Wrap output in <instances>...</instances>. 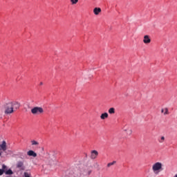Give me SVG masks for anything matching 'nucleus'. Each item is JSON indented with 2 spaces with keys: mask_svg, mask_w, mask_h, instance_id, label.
Listing matches in <instances>:
<instances>
[{
  "mask_svg": "<svg viewBox=\"0 0 177 177\" xmlns=\"http://www.w3.org/2000/svg\"><path fill=\"white\" fill-rule=\"evenodd\" d=\"M19 109H20V103L16 101H10L3 105V110L6 115L13 114L15 111L19 110Z\"/></svg>",
  "mask_w": 177,
  "mask_h": 177,
  "instance_id": "obj_1",
  "label": "nucleus"
},
{
  "mask_svg": "<svg viewBox=\"0 0 177 177\" xmlns=\"http://www.w3.org/2000/svg\"><path fill=\"white\" fill-rule=\"evenodd\" d=\"M152 170L153 171L154 174H158L160 171H162V163L160 162H157L152 166Z\"/></svg>",
  "mask_w": 177,
  "mask_h": 177,
  "instance_id": "obj_2",
  "label": "nucleus"
},
{
  "mask_svg": "<svg viewBox=\"0 0 177 177\" xmlns=\"http://www.w3.org/2000/svg\"><path fill=\"white\" fill-rule=\"evenodd\" d=\"M31 113L34 115L44 114V108H42L41 106H35L31 109Z\"/></svg>",
  "mask_w": 177,
  "mask_h": 177,
  "instance_id": "obj_3",
  "label": "nucleus"
},
{
  "mask_svg": "<svg viewBox=\"0 0 177 177\" xmlns=\"http://www.w3.org/2000/svg\"><path fill=\"white\" fill-rule=\"evenodd\" d=\"M99 156V152L96 150L91 151V160H96Z\"/></svg>",
  "mask_w": 177,
  "mask_h": 177,
  "instance_id": "obj_4",
  "label": "nucleus"
},
{
  "mask_svg": "<svg viewBox=\"0 0 177 177\" xmlns=\"http://www.w3.org/2000/svg\"><path fill=\"white\" fill-rule=\"evenodd\" d=\"M143 42L147 45L148 44H150V42H151V39H150V37L149 35H145Z\"/></svg>",
  "mask_w": 177,
  "mask_h": 177,
  "instance_id": "obj_5",
  "label": "nucleus"
},
{
  "mask_svg": "<svg viewBox=\"0 0 177 177\" xmlns=\"http://www.w3.org/2000/svg\"><path fill=\"white\" fill-rule=\"evenodd\" d=\"M124 132H125L126 135H127V136H131L132 135V129H131V128L127 127L126 129H123Z\"/></svg>",
  "mask_w": 177,
  "mask_h": 177,
  "instance_id": "obj_6",
  "label": "nucleus"
},
{
  "mask_svg": "<svg viewBox=\"0 0 177 177\" xmlns=\"http://www.w3.org/2000/svg\"><path fill=\"white\" fill-rule=\"evenodd\" d=\"M6 141H3L2 144L0 145V150H3V151H6Z\"/></svg>",
  "mask_w": 177,
  "mask_h": 177,
  "instance_id": "obj_7",
  "label": "nucleus"
},
{
  "mask_svg": "<svg viewBox=\"0 0 177 177\" xmlns=\"http://www.w3.org/2000/svg\"><path fill=\"white\" fill-rule=\"evenodd\" d=\"M28 156H29L30 157H37V153H35L34 151L32 150H30L27 152Z\"/></svg>",
  "mask_w": 177,
  "mask_h": 177,
  "instance_id": "obj_8",
  "label": "nucleus"
},
{
  "mask_svg": "<svg viewBox=\"0 0 177 177\" xmlns=\"http://www.w3.org/2000/svg\"><path fill=\"white\" fill-rule=\"evenodd\" d=\"M101 12H102V9L100 8H95L93 9V13L96 16H97V15H99V13H100Z\"/></svg>",
  "mask_w": 177,
  "mask_h": 177,
  "instance_id": "obj_9",
  "label": "nucleus"
},
{
  "mask_svg": "<svg viewBox=\"0 0 177 177\" xmlns=\"http://www.w3.org/2000/svg\"><path fill=\"white\" fill-rule=\"evenodd\" d=\"M101 120H106V118H109V113H104L100 116Z\"/></svg>",
  "mask_w": 177,
  "mask_h": 177,
  "instance_id": "obj_10",
  "label": "nucleus"
},
{
  "mask_svg": "<svg viewBox=\"0 0 177 177\" xmlns=\"http://www.w3.org/2000/svg\"><path fill=\"white\" fill-rule=\"evenodd\" d=\"M108 113L109 114H115V109L114 108H110L108 111Z\"/></svg>",
  "mask_w": 177,
  "mask_h": 177,
  "instance_id": "obj_11",
  "label": "nucleus"
},
{
  "mask_svg": "<svg viewBox=\"0 0 177 177\" xmlns=\"http://www.w3.org/2000/svg\"><path fill=\"white\" fill-rule=\"evenodd\" d=\"M161 113H163L165 115H167V114H169L167 108L162 109L161 110Z\"/></svg>",
  "mask_w": 177,
  "mask_h": 177,
  "instance_id": "obj_12",
  "label": "nucleus"
},
{
  "mask_svg": "<svg viewBox=\"0 0 177 177\" xmlns=\"http://www.w3.org/2000/svg\"><path fill=\"white\" fill-rule=\"evenodd\" d=\"M23 165H24V163L21 161L18 162L17 164V168H21Z\"/></svg>",
  "mask_w": 177,
  "mask_h": 177,
  "instance_id": "obj_13",
  "label": "nucleus"
},
{
  "mask_svg": "<svg viewBox=\"0 0 177 177\" xmlns=\"http://www.w3.org/2000/svg\"><path fill=\"white\" fill-rule=\"evenodd\" d=\"M6 175H13V171H12V169H8L6 171Z\"/></svg>",
  "mask_w": 177,
  "mask_h": 177,
  "instance_id": "obj_14",
  "label": "nucleus"
},
{
  "mask_svg": "<svg viewBox=\"0 0 177 177\" xmlns=\"http://www.w3.org/2000/svg\"><path fill=\"white\" fill-rule=\"evenodd\" d=\"M32 145V146H38V145H39V142L35 141V140H32L31 141Z\"/></svg>",
  "mask_w": 177,
  "mask_h": 177,
  "instance_id": "obj_15",
  "label": "nucleus"
},
{
  "mask_svg": "<svg viewBox=\"0 0 177 177\" xmlns=\"http://www.w3.org/2000/svg\"><path fill=\"white\" fill-rule=\"evenodd\" d=\"M71 2L72 5H76V3H78V0H71Z\"/></svg>",
  "mask_w": 177,
  "mask_h": 177,
  "instance_id": "obj_16",
  "label": "nucleus"
},
{
  "mask_svg": "<svg viewBox=\"0 0 177 177\" xmlns=\"http://www.w3.org/2000/svg\"><path fill=\"white\" fill-rule=\"evenodd\" d=\"M115 161H113L112 162H109V163H108L107 164V167H111V165H114V164H115Z\"/></svg>",
  "mask_w": 177,
  "mask_h": 177,
  "instance_id": "obj_17",
  "label": "nucleus"
},
{
  "mask_svg": "<svg viewBox=\"0 0 177 177\" xmlns=\"http://www.w3.org/2000/svg\"><path fill=\"white\" fill-rule=\"evenodd\" d=\"M165 140V137L162 136L160 138V140H159L160 143H163V142Z\"/></svg>",
  "mask_w": 177,
  "mask_h": 177,
  "instance_id": "obj_18",
  "label": "nucleus"
},
{
  "mask_svg": "<svg viewBox=\"0 0 177 177\" xmlns=\"http://www.w3.org/2000/svg\"><path fill=\"white\" fill-rule=\"evenodd\" d=\"M24 177H30V174H28V172H24Z\"/></svg>",
  "mask_w": 177,
  "mask_h": 177,
  "instance_id": "obj_19",
  "label": "nucleus"
},
{
  "mask_svg": "<svg viewBox=\"0 0 177 177\" xmlns=\"http://www.w3.org/2000/svg\"><path fill=\"white\" fill-rule=\"evenodd\" d=\"M4 170L2 169H0V176L1 175H3Z\"/></svg>",
  "mask_w": 177,
  "mask_h": 177,
  "instance_id": "obj_20",
  "label": "nucleus"
},
{
  "mask_svg": "<svg viewBox=\"0 0 177 177\" xmlns=\"http://www.w3.org/2000/svg\"><path fill=\"white\" fill-rule=\"evenodd\" d=\"M6 168H7L6 165H2V169H3V170L5 171V169H6Z\"/></svg>",
  "mask_w": 177,
  "mask_h": 177,
  "instance_id": "obj_21",
  "label": "nucleus"
},
{
  "mask_svg": "<svg viewBox=\"0 0 177 177\" xmlns=\"http://www.w3.org/2000/svg\"><path fill=\"white\" fill-rule=\"evenodd\" d=\"M40 85H44V83L43 82H40Z\"/></svg>",
  "mask_w": 177,
  "mask_h": 177,
  "instance_id": "obj_22",
  "label": "nucleus"
},
{
  "mask_svg": "<svg viewBox=\"0 0 177 177\" xmlns=\"http://www.w3.org/2000/svg\"><path fill=\"white\" fill-rule=\"evenodd\" d=\"M174 177H177V174H176Z\"/></svg>",
  "mask_w": 177,
  "mask_h": 177,
  "instance_id": "obj_23",
  "label": "nucleus"
},
{
  "mask_svg": "<svg viewBox=\"0 0 177 177\" xmlns=\"http://www.w3.org/2000/svg\"><path fill=\"white\" fill-rule=\"evenodd\" d=\"M1 154H2V153H1V152H0V156H1Z\"/></svg>",
  "mask_w": 177,
  "mask_h": 177,
  "instance_id": "obj_24",
  "label": "nucleus"
}]
</instances>
